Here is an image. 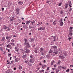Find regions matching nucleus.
<instances>
[{
    "instance_id": "7ed1b4c3",
    "label": "nucleus",
    "mask_w": 73,
    "mask_h": 73,
    "mask_svg": "<svg viewBox=\"0 0 73 73\" xmlns=\"http://www.w3.org/2000/svg\"><path fill=\"white\" fill-rule=\"evenodd\" d=\"M25 53H30V50H28L27 49H25Z\"/></svg>"
},
{
    "instance_id": "f03ea898",
    "label": "nucleus",
    "mask_w": 73,
    "mask_h": 73,
    "mask_svg": "<svg viewBox=\"0 0 73 73\" xmlns=\"http://www.w3.org/2000/svg\"><path fill=\"white\" fill-rule=\"evenodd\" d=\"M57 53H58V52L57 51L54 50V52H53V54L52 55L55 56V55L57 54Z\"/></svg>"
},
{
    "instance_id": "39448f33",
    "label": "nucleus",
    "mask_w": 73,
    "mask_h": 73,
    "mask_svg": "<svg viewBox=\"0 0 73 73\" xmlns=\"http://www.w3.org/2000/svg\"><path fill=\"white\" fill-rule=\"evenodd\" d=\"M59 58H64L65 57H64V55H59Z\"/></svg>"
},
{
    "instance_id": "2f4dec72",
    "label": "nucleus",
    "mask_w": 73,
    "mask_h": 73,
    "mask_svg": "<svg viewBox=\"0 0 73 73\" xmlns=\"http://www.w3.org/2000/svg\"><path fill=\"white\" fill-rule=\"evenodd\" d=\"M34 52L35 53H38V51L37 50H35Z\"/></svg>"
},
{
    "instance_id": "5fc2aeb1",
    "label": "nucleus",
    "mask_w": 73,
    "mask_h": 73,
    "mask_svg": "<svg viewBox=\"0 0 73 73\" xmlns=\"http://www.w3.org/2000/svg\"><path fill=\"white\" fill-rule=\"evenodd\" d=\"M25 62L26 63V64H27V62H28V61H25Z\"/></svg>"
},
{
    "instance_id": "338daca9",
    "label": "nucleus",
    "mask_w": 73,
    "mask_h": 73,
    "mask_svg": "<svg viewBox=\"0 0 73 73\" xmlns=\"http://www.w3.org/2000/svg\"><path fill=\"white\" fill-rule=\"evenodd\" d=\"M6 73H9V72H8V71H7L6 72Z\"/></svg>"
},
{
    "instance_id": "680f3d73",
    "label": "nucleus",
    "mask_w": 73,
    "mask_h": 73,
    "mask_svg": "<svg viewBox=\"0 0 73 73\" xmlns=\"http://www.w3.org/2000/svg\"><path fill=\"white\" fill-rule=\"evenodd\" d=\"M60 64V62H58V64Z\"/></svg>"
},
{
    "instance_id": "cd10ccee",
    "label": "nucleus",
    "mask_w": 73,
    "mask_h": 73,
    "mask_svg": "<svg viewBox=\"0 0 73 73\" xmlns=\"http://www.w3.org/2000/svg\"><path fill=\"white\" fill-rule=\"evenodd\" d=\"M10 44L11 45H12V46H15V45H14V43L11 42V43H10Z\"/></svg>"
},
{
    "instance_id": "72a5a7b5",
    "label": "nucleus",
    "mask_w": 73,
    "mask_h": 73,
    "mask_svg": "<svg viewBox=\"0 0 73 73\" xmlns=\"http://www.w3.org/2000/svg\"><path fill=\"white\" fill-rule=\"evenodd\" d=\"M69 35H70V36H72V35H73V33H70Z\"/></svg>"
},
{
    "instance_id": "58836bf2",
    "label": "nucleus",
    "mask_w": 73,
    "mask_h": 73,
    "mask_svg": "<svg viewBox=\"0 0 73 73\" xmlns=\"http://www.w3.org/2000/svg\"><path fill=\"white\" fill-rule=\"evenodd\" d=\"M14 41H15V40L13 39H12L11 40V42L13 43L14 42Z\"/></svg>"
},
{
    "instance_id": "6ab92c4d",
    "label": "nucleus",
    "mask_w": 73,
    "mask_h": 73,
    "mask_svg": "<svg viewBox=\"0 0 73 73\" xmlns=\"http://www.w3.org/2000/svg\"><path fill=\"white\" fill-rule=\"evenodd\" d=\"M30 58H31V59H33V58L34 57V56L32 55H31L30 56Z\"/></svg>"
},
{
    "instance_id": "37998d69",
    "label": "nucleus",
    "mask_w": 73,
    "mask_h": 73,
    "mask_svg": "<svg viewBox=\"0 0 73 73\" xmlns=\"http://www.w3.org/2000/svg\"><path fill=\"white\" fill-rule=\"evenodd\" d=\"M24 40L26 42H27V39H26L25 38L24 39Z\"/></svg>"
},
{
    "instance_id": "052dcab7",
    "label": "nucleus",
    "mask_w": 73,
    "mask_h": 73,
    "mask_svg": "<svg viewBox=\"0 0 73 73\" xmlns=\"http://www.w3.org/2000/svg\"><path fill=\"white\" fill-rule=\"evenodd\" d=\"M25 28L26 29H27L28 28V27L27 26H25Z\"/></svg>"
},
{
    "instance_id": "de8ad7c7",
    "label": "nucleus",
    "mask_w": 73,
    "mask_h": 73,
    "mask_svg": "<svg viewBox=\"0 0 73 73\" xmlns=\"http://www.w3.org/2000/svg\"><path fill=\"white\" fill-rule=\"evenodd\" d=\"M7 43H9V42H10V40H7Z\"/></svg>"
},
{
    "instance_id": "79ce46f5",
    "label": "nucleus",
    "mask_w": 73,
    "mask_h": 73,
    "mask_svg": "<svg viewBox=\"0 0 73 73\" xmlns=\"http://www.w3.org/2000/svg\"><path fill=\"white\" fill-rule=\"evenodd\" d=\"M53 38L54 39L56 40V36H52Z\"/></svg>"
},
{
    "instance_id": "0e129e2a",
    "label": "nucleus",
    "mask_w": 73,
    "mask_h": 73,
    "mask_svg": "<svg viewBox=\"0 0 73 73\" xmlns=\"http://www.w3.org/2000/svg\"><path fill=\"white\" fill-rule=\"evenodd\" d=\"M14 70H16V68H14Z\"/></svg>"
},
{
    "instance_id": "4be33fe9",
    "label": "nucleus",
    "mask_w": 73,
    "mask_h": 73,
    "mask_svg": "<svg viewBox=\"0 0 73 73\" xmlns=\"http://www.w3.org/2000/svg\"><path fill=\"white\" fill-rule=\"evenodd\" d=\"M27 57V55H23V56H22V58H26Z\"/></svg>"
},
{
    "instance_id": "864d4df0",
    "label": "nucleus",
    "mask_w": 73,
    "mask_h": 73,
    "mask_svg": "<svg viewBox=\"0 0 73 73\" xmlns=\"http://www.w3.org/2000/svg\"><path fill=\"white\" fill-rule=\"evenodd\" d=\"M67 23L68 24H70V21H68Z\"/></svg>"
},
{
    "instance_id": "1a4fd4ad",
    "label": "nucleus",
    "mask_w": 73,
    "mask_h": 73,
    "mask_svg": "<svg viewBox=\"0 0 73 73\" xmlns=\"http://www.w3.org/2000/svg\"><path fill=\"white\" fill-rule=\"evenodd\" d=\"M57 23V21H55L52 24L53 25H56Z\"/></svg>"
},
{
    "instance_id": "6e6552de",
    "label": "nucleus",
    "mask_w": 73,
    "mask_h": 73,
    "mask_svg": "<svg viewBox=\"0 0 73 73\" xmlns=\"http://www.w3.org/2000/svg\"><path fill=\"white\" fill-rule=\"evenodd\" d=\"M12 37V35H10V36H6V39H7V40L9 39V38H12L11 37Z\"/></svg>"
},
{
    "instance_id": "9b49d317",
    "label": "nucleus",
    "mask_w": 73,
    "mask_h": 73,
    "mask_svg": "<svg viewBox=\"0 0 73 73\" xmlns=\"http://www.w3.org/2000/svg\"><path fill=\"white\" fill-rule=\"evenodd\" d=\"M14 20V17H11L10 18V21H13Z\"/></svg>"
},
{
    "instance_id": "c03bdc74",
    "label": "nucleus",
    "mask_w": 73,
    "mask_h": 73,
    "mask_svg": "<svg viewBox=\"0 0 73 73\" xmlns=\"http://www.w3.org/2000/svg\"><path fill=\"white\" fill-rule=\"evenodd\" d=\"M42 57L41 56V57H40V59H39V60H42Z\"/></svg>"
},
{
    "instance_id": "f3484780",
    "label": "nucleus",
    "mask_w": 73,
    "mask_h": 73,
    "mask_svg": "<svg viewBox=\"0 0 73 73\" xmlns=\"http://www.w3.org/2000/svg\"><path fill=\"white\" fill-rule=\"evenodd\" d=\"M15 49L16 51L17 52H18V51H19V48L17 47H15Z\"/></svg>"
},
{
    "instance_id": "bf43d9fd",
    "label": "nucleus",
    "mask_w": 73,
    "mask_h": 73,
    "mask_svg": "<svg viewBox=\"0 0 73 73\" xmlns=\"http://www.w3.org/2000/svg\"><path fill=\"white\" fill-rule=\"evenodd\" d=\"M18 24H17V23H15V25H16V26Z\"/></svg>"
},
{
    "instance_id": "412c9836",
    "label": "nucleus",
    "mask_w": 73,
    "mask_h": 73,
    "mask_svg": "<svg viewBox=\"0 0 73 73\" xmlns=\"http://www.w3.org/2000/svg\"><path fill=\"white\" fill-rule=\"evenodd\" d=\"M70 4H71V1H68L67 3V4H68V5H70Z\"/></svg>"
},
{
    "instance_id": "2eb2a0df",
    "label": "nucleus",
    "mask_w": 73,
    "mask_h": 73,
    "mask_svg": "<svg viewBox=\"0 0 73 73\" xmlns=\"http://www.w3.org/2000/svg\"><path fill=\"white\" fill-rule=\"evenodd\" d=\"M3 29H7V27L5 26V25H4L3 26Z\"/></svg>"
},
{
    "instance_id": "20e7f679",
    "label": "nucleus",
    "mask_w": 73,
    "mask_h": 73,
    "mask_svg": "<svg viewBox=\"0 0 73 73\" xmlns=\"http://www.w3.org/2000/svg\"><path fill=\"white\" fill-rule=\"evenodd\" d=\"M38 31H43V30H44V29H43V27H40L38 28Z\"/></svg>"
},
{
    "instance_id": "c85d7f7f",
    "label": "nucleus",
    "mask_w": 73,
    "mask_h": 73,
    "mask_svg": "<svg viewBox=\"0 0 73 73\" xmlns=\"http://www.w3.org/2000/svg\"><path fill=\"white\" fill-rule=\"evenodd\" d=\"M40 73H42V72H43V73H44V70H40Z\"/></svg>"
},
{
    "instance_id": "603ef678",
    "label": "nucleus",
    "mask_w": 73,
    "mask_h": 73,
    "mask_svg": "<svg viewBox=\"0 0 73 73\" xmlns=\"http://www.w3.org/2000/svg\"><path fill=\"white\" fill-rule=\"evenodd\" d=\"M62 68L63 69H66L65 67H62Z\"/></svg>"
},
{
    "instance_id": "393cba45",
    "label": "nucleus",
    "mask_w": 73,
    "mask_h": 73,
    "mask_svg": "<svg viewBox=\"0 0 73 73\" xmlns=\"http://www.w3.org/2000/svg\"><path fill=\"white\" fill-rule=\"evenodd\" d=\"M54 64V61H52L51 63V65H53Z\"/></svg>"
},
{
    "instance_id": "c756f323",
    "label": "nucleus",
    "mask_w": 73,
    "mask_h": 73,
    "mask_svg": "<svg viewBox=\"0 0 73 73\" xmlns=\"http://www.w3.org/2000/svg\"><path fill=\"white\" fill-rule=\"evenodd\" d=\"M52 52H53V51L51 50H50L49 51L48 53H49L50 54V53H52Z\"/></svg>"
},
{
    "instance_id": "4c0bfd02",
    "label": "nucleus",
    "mask_w": 73,
    "mask_h": 73,
    "mask_svg": "<svg viewBox=\"0 0 73 73\" xmlns=\"http://www.w3.org/2000/svg\"><path fill=\"white\" fill-rule=\"evenodd\" d=\"M5 40V37H3L2 38V41H4Z\"/></svg>"
},
{
    "instance_id": "4468645a",
    "label": "nucleus",
    "mask_w": 73,
    "mask_h": 73,
    "mask_svg": "<svg viewBox=\"0 0 73 73\" xmlns=\"http://www.w3.org/2000/svg\"><path fill=\"white\" fill-rule=\"evenodd\" d=\"M52 47L53 48H54V50L57 49V46H52Z\"/></svg>"
},
{
    "instance_id": "a211bd4d",
    "label": "nucleus",
    "mask_w": 73,
    "mask_h": 73,
    "mask_svg": "<svg viewBox=\"0 0 73 73\" xmlns=\"http://www.w3.org/2000/svg\"><path fill=\"white\" fill-rule=\"evenodd\" d=\"M7 30H6V31H11V28L7 27Z\"/></svg>"
},
{
    "instance_id": "f704fd0d",
    "label": "nucleus",
    "mask_w": 73,
    "mask_h": 73,
    "mask_svg": "<svg viewBox=\"0 0 73 73\" xmlns=\"http://www.w3.org/2000/svg\"><path fill=\"white\" fill-rule=\"evenodd\" d=\"M11 55H12V54L10 53V54H8V56L9 57H11Z\"/></svg>"
},
{
    "instance_id": "b1692460",
    "label": "nucleus",
    "mask_w": 73,
    "mask_h": 73,
    "mask_svg": "<svg viewBox=\"0 0 73 73\" xmlns=\"http://www.w3.org/2000/svg\"><path fill=\"white\" fill-rule=\"evenodd\" d=\"M19 69L20 70H21V69H22V66L20 65H19Z\"/></svg>"
},
{
    "instance_id": "3c124183",
    "label": "nucleus",
    "mask_w": 73,
    "mask_h": 73,
    "mask_svg": "<svg viewBox=\"0 0 73 73\" xmlns=\"http://www.w3.org/2000/svg\"><path fill=\"white\" fill-rule=\"evenodd\" d=\"M60 13H61V14H62V13H63V12L62 11H60Z\"/></svg>"
},
{
    "instance_id": "0eeeda50",
    "label": "nucleus",
    "mask_w": 73,
    "mask_h": 73,
    "mask_svg": "<svg viewBox=\"0 0 73 73\" xmlns=\"http://www.w3.org/2000/svg\"><path fill=\"white\" fill-rule=\"evenodd\" d=\"M16 14H19V9H16Z\"/></svg>"
},
{
    "instance_id": "dca6fc26",
    "label": "nucleus",
    "mask_w": 73,
    "mask_h": 73,
    "mask_svg": "<svg viewBox=\"0 0 73 73\" xmlns=\"http://www.w3.org/2000/svg\"><path fill=\"white\" fill-rule=\"evenodd\" d=\"M24 45H29V43H27V42H25V43H24L23 44Z\"/></svg>"
},
{
    "instance_id": "ddd939ff",
    "label": "nucleus",
    "mask_w": 73,
    "mask_h": 73,
    "mask_svg": "<svg viewBox=\"0 0 73 73\" xmlns=\"http://www.w3.org/2000/svg\"><path fill=\"white\" fill-rule=\"evenodd\" d=\"M50 56V54H48L46 56V57H47V58H50V57H51Z\"/></svg>"
},
{
    "instance_id": "a18cd8bd",
    "label": "nucleus",
    "mask_w": 73,
    "mask_h": 73,
    "mask_svg": "<svg viewBox=\"0 0 73 73\" xmlns=\"http://www.w3.org/2000/svg\"><path fill=\"white\" fill-rule=\"evenodd\" d=\"M69 32L70 33H72V32H73V31L72 30H69Z\"/></svg>"
},
{
    "instance_id": "49530a36",
    "label": "nucleus",
    "mask_w": 73,
    "mask_h": 73,
    "mask_svg": "<svg viewBox=\"0 0 73 73\" xmlns=\"http://www.w3.org/2000/svg\"><path fill=\"white\" fill-rule=\"evenodd\" d=\"M61 4H62V3H59V4H58V6H61Z\"/></svg>"
},
{
    "instance_id": "e2e57ef3",
    "label": "nucleus",
    "mask_w": 73,
    "mask_h": 73,
    "mask_svg": "<svg viewBox=\"0 0 73 73\" xmlns=\"http://www.w3.org/2000/svg\"><path fill=\"white\" fill-rule=\"evenodd\" d=\"M52 69H53V70H55V68H52Z\"/></svg>"
},
{
    "instance_id": "a878e982",
    "label": "nucleus",
    "mask_w": 73,
    "mask_h": 73,
    "mask_svg": "<svg viewBox=\"0 0 73 73\" xmlns=\"http://www.w3.org/2000/svg\"><path fill=\"white\" fill-rule=\"evenodd\" d=\"M35 27V25H34V26H33V27H31V26H29V29H32V28H34Z\"/></svg>"
},
{
    "instance_id": "5701e85b",
    "label": "nucleus",
    "mask_w": 73,
    "mask_h": 73,
    "mask_svg": "<svg viewBox=\"0 0 73 73\" xmlns=\"http://www.w3.org/2000/svg\"><path fill=\"white\" fill-rule=\"evenodd\" d=\"M46 65H42V68L43 69H44V68H45V67H46Z\"/></svg>"
},
{
    "instance_id": "ea45409f",
    "label": "nucleus",
    "mask_w": 73,
    "mask_h": 73,
    "mask_svg": "<svg viewBox=\"0 0 73 73\" xmlns=\"http://www.w3.org/2000/svg\"><path fill=\"white\" fill-rule=\"evenodd\" d=\"M66 72H69V69L68 68V70H66Z\"/></svg>"
},
{
    "instance_id": "6e6d98bb",
    "label": "nucleus",
    "mask_w": 73,
    "mask_h": 73,
    "mask_svg": "<svg viewBox=\"0 0 73 73\" xmlns=\"http://www.w3.org/2000/svg\"><path fill=\"white\" fill-rule=\"evenodd\" d=\"M49 67H48L47 69V70H49Z\"/></svg>"
},
{
    "instance_id": "473e14b6",
    "label": "nucleus",
    "mask_w": 73,
    "mask_h": 73,
    "mask_svg": "<svg viewBox=\"0 0 73 73\" xmlns=\"http://www.w3.org/2000/svg\"><path fill=\"white\" fill-rule=\"evenodd\" d=\"M68 7V4H66L65 6V8H67Z\"/></svg>"
},
{
    "instance_id": "a19ab883",
    "label": "nucleus",
    "mask_w": 73,
    "mask_h": 73,
    "mask_svg": "<svg viewBox=\"0 0 73 73\" xmlns=\"http://www.w3.org/2000/svg\"><path fill=\"white\" fill-rule=\"evenodd\" d=\"M35 23V21H34L33 22H32L31 23V24H32V25H33V24H34V23Z\"/></svg>"
},
{
    "instance_id": "423d86ee",
    "label": "nucleus",
    "mask_w": 73,
    "mask_h": 73,
    "mask_svg": "<svg viewBox=\"0 0 73 73\" xmlns=\"http://www.w3.org/2000/svg\"><path fill=\"white\" fill-rule=\"evenodd\" d=\"M29 61L31 63H33L35 62V60L33 59H31Z\"/></svg>"
},
{
    "instance_id": "f8f14e48",
    "label": "nucleus",
    "mask_w": 73,
    "mask_h": 73,
    "mask_svg": "<svg viewBox=\"0 0 73 73\" xmlns=\"http://www.w3.org/2000/svg\"><path fill=\"white\" fill-rule=\"evenodd\" d=\"M15 62H18L19 61H20V58H17L15 59Z\"/></svg>"
},
{
    "instance_id": "8fccbe9b",
    "label": "nucleus",
    "mask_w": 73,
    "mask_h": 73,
    "mask_svg": "<svg viewBox=\"0 0 73 73\" xmlns=\"http://www.w3.org/2000/svg\"><path fill=\"white\" fill-rule=\"evenodd\" d=\"M39 25H41V24H42V23L40 22V23H39Z\"/></svg>"
},
{
    "instance_id": "4d7b16f0",
    "label": "nucleus",
    "mask_w": 73,
    "mask_h": 73,
    "mask_svg": "<svg viewBox=\"0 0 73 73\" xmlns=\"http://www.w3.org/2000/svg\"><path fill=\"white\" fill-rule=\"evenodd\" d=\"M73 27H70V29H73Z\"/></svg>"
},
{
    "instance_id": "9d476101",
    "label": "nucleus",
    "mask_w": 73,
    "mask_h": 73,
    "mask_svg": "<svg viewBox=\"0 0 73 73\" xmlns=\"http://www.w3.org/2000/svg\"><path fill=\"white\" fill-rule=\"evenodd\" d=\"M44 50V48H40L39 50V51L40 52H42Z\"/></svg>"
},
{
    "instance_id": "f257e3e1",
    "label": "nucleus",
    "mask_w": 73,
    "mask_h": 73,
    "mask_svg": "<svg viewBox=\"0 0 73 73\" xmlns=\"http://www.w3.org/2000/svg\"><path fill=\"white\" fill-rule=\"evenodd\" d=\"M62 21V19H60L59 21V23H60V26H62L64 25V23Z\"/></svg>"
},
{
    "instance_id": "774afa93",
    "label": "nucleus",
    "mask_w": 73,
    "mask_h": 73,
    "mask_svg": "<svg viewBox=\"0 0 73 73\" xmlns=\"http://www.w3.org/2000/svg\"><path fill=\"white\" fill-rule=\"evenodd\" d=\"M22 73H25V72L23 71L22 72Z\"/></svg>"
},
{
    "instance_id": "7c9ffc66",
    "label": "nucleus",
    "mask_w": 73,
    "mask_h": 73,
    "mask_svg": "<svg viewBox=\"0 0 73 73\" xmlns=\"http://www.w3.org/2000/svg\"><path fill=\"white\" fill-rule=\"evenodd\" d=\"M59 71H60V70H56V73H58L59 72Z\"/></svg>"
},
{
    "instance_id": "09e8293b",
    "label": "nucleus",
    "mask_w": 73,
    "mask_h": 73,
    "mask_svg": "<svg viewBox=\"0 0 73 73\" xmlns=\"http://www.w3.org/2000/svg\"><path fill=\"white\" fill-rule=\"evenodd\" d=\"M41 54V55H42V56H44V53L42 52Z\"/></svg>"
},
{
    "instance_id": "c9c22d12",
    "label": "nucleus",
    "mask_w": 73,
    "mask_h": 73,
    "mask_svg": "<svg viewBox=\"0 0 73 73\" xmlns=\"http://www.w3.org/2000/svg\"><path fill=\"white\" fill-rule=\"evenodd\" d=\"M34 40H35V38H32L31 39V42H33V41H34Z\"/></svg>"
},
{
    "instance_id": "bb28decb",
    "label": "nucleus",
    "mask_w": 73,
    "mask_h": 73,
    "mask_svg": "<svg viewBox=\"0 0 73 73\" xmlns=\"http://www.w3.org/2000/svg\"><path fill=\"white\" fill-rule=\"evenodd\" d=\"M72 10V9L71 8H69L68 9V11L69 12H71Z\"/></svg>"
},
{
    "instance_id": "69168bd1",
    "label": "nucleus",
    "mask_w": 73,
    "mask_h": 73,
    "mask_svg": "<svg viewBox=\"0 0 73 73\" xmlns=\"http://www.w3.org/2000/svg\"><path fill=\"white\" fill-rule=\"evenodd\" d=\"M71 24H73V21H71Z\"/></svg>"
},
{
    "instance_id": "e433bc0d",
    "label": "nucleus",
    "mask_w": 73,
    "mask_h": 73,
    "mask_svg": "<svg viewBox=\"0 0 73 73\" xmlns=\"http://www.w3.org/2000/svg\"><path fill=\"white\" fill-rule=\"evenodd\" d=\"M29 21H26V24H29Z\"/></svg>"
},
{
    "instance_id": "aec40b11",
    "label": "nucleus",
    "mask_w": 73,
    "mask_h": 73,
    "mask_svg": "<svg viewBox=\"0 0 73 73\" xmlns=\"http://www.w3.org/2000/svg\"><path fill=\"white\" fill-rule=\"evenodd\" d=\"M23 4V3L21 2V1H19L18 3V4L20 5H22Z\"/></svg>"
},
{
    "instance_id": "13d9d810",
    "label": "nucleus",
    "mask_w": 73,
    "mask_h": 73,
    "mask_svg": "<svg viewBox=\"0 0 73 73\" xmlns=\"http://www.w3.org/2000/svg\"><path fill=\"white\" fill-rule=\"evenodd\" d=\"M70 39H71V37H69L68 38V40H69V41H70Z\"/></svg>"
}]
</instances>
